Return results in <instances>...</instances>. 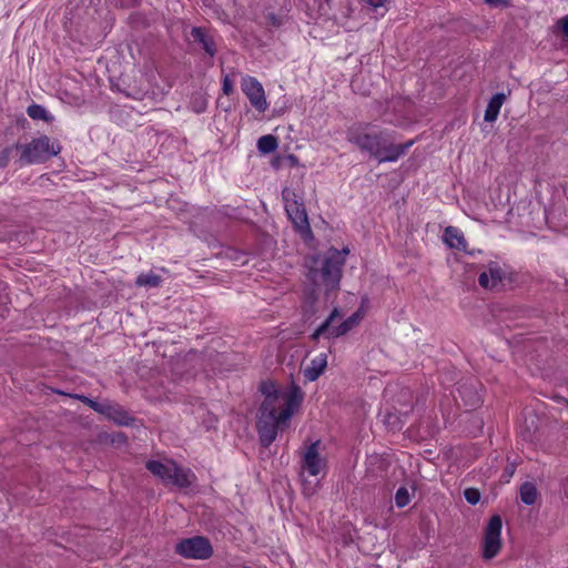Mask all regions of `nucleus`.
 <instances>
[{"instance_id":"nucleus-15","label":"nucleus","mask_w":568,"mask_h":568,"mask_svg":"<svg viewBox=\"0 0 568 568\" xmlns=\"http://www.w3.org/2000/svg\"><path fill=\"white\" fill-rule=\"evenodd\" d=\"M102 415L121 426H131L135 422L134 417L130 416L121 405L115 403L106 402Z\"/></svg>"},{"instance_id":"nucleus-20","label":"nucleus","mask_w":568,"mask_h":568,"mask_svg":"<svg viewBox=\"0 0 568 568\" xmlns=\"http://www.w3.org/2000/svg\"><path fill=\"white\" fill-rule=\"evenodd\" d=\"M321 287H315L312 285V287L305 292L304 300H303V312L304 317L310 320L315 313H316V303L318 301V294L317 290Z\"/></svg>"},{"instance_id":"nucleus-1","label":"nucleus","mask_w":568,"mask_h":568,"mask_svg":"<svg viewBox=\"0 0 568 568\" xmlns=\"http://www.w3.org/2000/svg\"><path fill=\"white\" fill-rule=\"evenodd\" d=\"M258 390L264 399L258 408L256 429L261 445L267 448L275 442L277 433L288 427L294 412L304 400V393L296 384L284 392L272 379L262 381Z\"/></svg>"},{"instance_id":"nucleus-10","label":"nucleus","mask_w":568,"mask_h":568,"mask_svg":"<svg viewBox=\"0 0 568 568\" xmlns=\"http://www.w3.org/2000/svg\"><path fill=\"white\" fill-rule=\"evenodd\" d=\"M242 91L250 100V103L258 112H264L267 109V102L263 85L254 77L245 75L241 83Z\"/></svg>"},{"instance_id":"nucleus-18","label":"nucleus","mask_w":568,"mask_h":568,"mask_svg":"<svg viewBox=\"0 0 568 568\" xmlns=\"http://www.w3.org/2000/svg\"><path fill=\"white\" fill-rule=\"evenodd\" d=\"M327 366L326 357H315L310 365L303 368L304 377L307 382L316 381Z\"/></svg>"},{"instance_id":"nucleus-24","label":"nucleus","mask_w":568,"mask_h":568,"mask_svg":"<svg viewBox=\"0 0 568 568\" xmlns=\"http://www.w3.org/2000/svg\"><path fill=\"white\" fill-rule=\"evenodd\" d=\"M162 283V277L153 272L142 273L135 280V285L139 287H159Z\"/></svg>"},{"instance_id":"nucleus-43","label":"nucleus","mask_w":568,"mask_h":568,"mask_svg":"<svg viewBox=\"0 0 568 568\" xmlns=\"http://www.w3.org/2000/svg\"><path fill=\"white\" fill-rule=\"evenodd\" d=\"M339 253H342V255L346 258V255L349 253V250L347 247H344L343 250L339 251Z\"/></svg>"},{"instance_id":"nucleus-29","label":"nucleus","mask_w":568,"mask_h":568,"mask_svg":"<svg viewBox=\"0 0 568 568\" xmlns=\"http://www.w3.org/2000/svg\"><path fill=\"white\" fill-rule=\"evenodd\" d=\"M464 497L468 504L476 505L480 500V491L477 488H467Z\"/></svg>"},{"instance_id":"nucleus-3","label":"nucleus","mask_w":568,"mask_h":568,"mask_svg":"<svg viewBox=\"0 0 568 568\" xmlns=\"http://www.w3.org/2000/svg\"><path fill=\"white\" fill-rule=\"evenodd\" d=\"M345 257L335 247L328 248L323 255H314L306 274L315 287H323L328 300L332 293L339 291Z\"/></svg>"},{"instance_id":"nucleus-4","label":"nucleus","mask_w":568,"mask_h":568,"mask_svg":"<svg viewBox=\"0 0 568 568\" xmlns=\"http://www.w3.org/2000/svg\"><path fill=\"white\" fill-rule=\"evenodd\" d=\"M21 154L18 160L19 164H40L44 163L53 156H57L62 146L58 140H51L43 134L32 139L29 143L20 144Z\"/></svg>"},{"instance_id":"nucleus-16","label":"nucleus","mask_w":568,"mask_h":568,"mask_svg":"<svg viewBox=\"0 0 568 568\" xmlns=\"http://www.w3.org/2000/svg\"><path fill=\"white\" fill-rule=\"evenodd\" d=\"M402 395L405 399H407V409L402 412H388L385 415V424L392 429V430H400L403 427L404 422L402 420V415L407 416V414L412 410V393L408 388L403 389Z\"/></svg>"},{"instance_id":"nucleus-34","label":"nucleus","mask_w":568,"mask_h":568,"mask_svg":"<svg viewBox=\"0 0 568 568\" xmlns=\"http://www.w3.org/2000/svg\"><path fill=\"white\" fill-rule=\"evenodd\" d=\"M484 2L490 7L498 8V7H508L509 1L508 0H484Z\"/></svg>"},{"instance_id":"nucleus-41","label":"nucleus","mask_w":568,"mask_h":568,"mask_svg":"<svg viewBox=\"0 0 568 568\" xmlns=\"http://www.w3.org/2000/svg\"><path fill=\"white\" fill-rule=\"evenodd\" d=\"M75 398H78L79 400H81L83 404L88 405L90 407V402H92V398H89L88 396L85 395H75L74 396Z\"/></svg>"},{"instance_id":"nucleus-32","label":"nucleus","mask_w":568,"mask_h":568,"mask_svg":"<svg viewBox=\"0 0 568 568\" xmlns=\"http://www.w3.org/2000/svg\"><path fill=\"white\" fill-rule=\"evenodd\" d=\"M217 422H219V419L215 415L207 413L206 417L203 420V424H204L205 428L209 430V429L215 428Z\"/></svg>"},{"instance_id":"nucleus-17","label":"nucleus","mask_w":568,"mask_h":568,"mask_svg":"<svg viewBox=\"0 0 568 568\" xmlns=\"http://www.w3.org/2000/svg\"><path fill=\"white\" fill-rule=\"evenodd\" d=\"M443 239L448 247L463 252L467 251V241L457 227L447 226L444 231Z\"/></svg>"},{"instance_id":"nucleus-39","label":"nucleus","mask_w":568,"mask_h":568,"mask_svg":"<svg viewBox=\"0 0 568 568\" xmlns=\"http://www.w3.org/2000/svg\"><path fill=\"white\" fill-rule=\"evenodd\" d=\"M75 398H78L79 400H81L83 404L88 405L90 407V402H92V398H89L88 396L85 395H75L74 396Z\"/></svg>"},{"instance_id":"nucleus-26","label":"nucleus","mask_w":568,"mask_h":568,"mask_svg":"<svg viewBox=\"0 0 568 568\" xmlns=\"http://www.w3.org/2000/svg\"><path fill=\"white\" fill-rule=\"evenodd\" d=\"M14 150H20V143H14L12 145L6 146L2 151H0V169H4L8 166L11 154Z\"/></svg>"},{"instance_id":"nucleus-27","label":"nucleus","mask_w":568,"mask_h":568,"mask_svg":"<svg viewBox=\"0 0 568 568\" xmlns=\"http://www.w3.org/2000/svg\"><path fill=\"white\" fill-rule=\"evenodd\" d=\"M410 497L406 487H399L395 494V504L398 508H403L409 504Z\"/></svg>"},{"instance_id":"nucleus-33","label":"nucleus","mask_w":568,"mask_h":568,"mask_svg":"<svg viewBox=\"0 0 568 568\" xmlns=\"http://www.w3.org/2000/svg\"><path fill=\"white\" fill-rule=\"evenodd\" d=\"M367 3L374 9L384 8L390 0H366Z\"/></svg>"},{"instance_id":"nucleus-40","label":"nucleus","mask_w":568,"mask_h":568,"mask_svg":"<svg viewBox=\"0 0 568 568\" xmlns=\"http://www.w3.org/2000/svg\"><path fill=\"white\" fill-rule=\"evenodd\" d=\"M75 398H78L79 400H81L83 404L88 405L90 407V402H92V398H89L88 396L85 395H75L74 396Z\"/></svg>"},{"instance_id":"nucleus-19","label":"nucleus","mask_w":568,"mask_h":568,"mask_svg":"<svg viewBox=\"0 0 568 568\" xmlns=\"http://www.w3.org/2000/svg\"><path fill=\"white\" fill-rule=\"evenodd\" d=\"M505 101H506L505 93L498 92V93L494 94L490 98V100L488 101V104H487V108L485 111V115H484V120L486 122H494L497 119L500 108Z\"/></svg>"},{"instance_id":"nucleus-45","label":"nucleus","mask_w":568,"mask_h":568,"mask_svg":"<svg viewBox=\"0 0 568 568\" xmlns=\"http://www.w3.org/2000/svg\"><path fill=\"white\" fill-rule=\"evenodd\" d=\"M187 355H195V351L191 349Z\"/></svg>"},{"instance_id":"nucleus-36","label":"nucleus","mask_w":568,"mask_h":568,"mask_svg":"<svg viewBox=\"0 0 568 568\" xmlns=\"http://www.w3.org/2000/svg\"><path fill=\"white\" fill-rule=\"evenodd\" d=\"M266 18H267V21L270 22V24H272L273 27H281L282 20L275 13L270 12L266 16Z\"/></svg>"},{"instance_id":"nucleus-8","label":"nucleus","mask_w":568,"mask_h":568,"mask_svg":"<svg viewBox=\"0 0 568 568\" xmlns=\"http://www.w3.org/2000/svg\"><path fill=\"white\" fill-rule=\"evenodd\" d=\"M341 317H342V314L338 311V308H334L331 312L329 316L315 329L313 337L314 338H318L320 336H324L327 338L338 337V336H342V335L346 334L347 332H349L358 323V315H357V313H355V314L351 315L348 318H346L345 321H343L341 324H338V326L335 329L331 331L332 323L336 318H341Z\"/></svg>"},{"instance_id":"nucleus-31","label":"nucleus","mask_w":568,"mask_h":568,"mask_svg":"<svg viewBox=\"0 0 568 568\" xmlns=\"http://www.w3.org/2000/svg\"><path fill=\"white\" fill-rule=\"evenodd\" d=\"M222 91L225 95H231L234 92V81L229 74L223 78Z\"/></svg>"},{"instance_id":"nucleus-11","label":"nucleus","mask_w":568,"mask_h":568,"mask_svg":"<svg viewBox=\"0 0 568 568\" xmlns=\"http://www.w3.org/2000/svg\"><path fill=\"white\" fill-rule=\"evenodd\" d=\"M506 275L507 272L498 262L490 261L487 270L479 274L478 284L485 290L499 291L504 286Z\"/></svg>"},{"instance_id":"nucleus-5","label":"nucleus","mask_w":568,"mask_h":568,"mask_svg":"<svg viewBox=\"0 0 568 568\" xmlns=\"http://www.w3.org/2000/svg\"><path fill=\"white\" fill-rule=\"evenodd\" d=\"M145 467L165 484H172L180 488H187L191 485L190 471H185L173 460H166L165 463L149 460Z\"/></svg>"},{"instance_id":"nucleus-42","label":"nucleus","mask_w":568,"mask_h":568,"mask_svg":"<svg viewBox=\"0 0 568 568\" xmlns=\"http://www.w3.org/2000/svg\"><path fill=\"white\" fill-rule=\"evenodd\" d=\"M272 165H273L275 169H278V168H280V158H275V159L272 161Z\"/></svg>"},{"instance_id":"nucleus-28","label":"nucleus","mask_w":568,"mask_h":568,"mask_svg":"<svg viewBox=\"0 0 568 568\" xmlns=\"http://www.w3.org/2000/svg\"><path fill=\"white\" fill-rule=\"evenodd\" d=\"M246 255H247V253L245 251L237 250L234 247H229L225 251V256L227 258H230L231 261H234V262H241V264H243V265L246 263V260H244V257Z\"/></svg>"},{"instance_id":"nucleus-7","label":"nucleus","mask_w":568,"mask_h":568,"mask_svg":"<svg viewBox=\"0 0 568 568\" xmlns=\"http://www.w3.org/2000/svg\"><path fill=\"white\" fill-rule=\"evenodd\" d=\"M503 519L499 515H493L484 531L481 556L485 560L495 558L503 546L501 542Z\"/></svg>"},{"instance_id":"nucleus-13","label":"nucleus","mask_w":568,"mask_h":568,"mask_svg":"<svg viewBox=\"0 0 568 568\" xmlns=\"http://www.w3.org/2000/svg\"><path fill=\"white\" fill-rule=\"evenodd\" d=\"M192 41L196 43L210 58L217 53V44L213 32L205 27H192L190 31Z\"/></svg>"},{"instance_id":"nucleus-23","label":"nucleus","mask_w":568,"mask_h":568,"mask_svg":"<svg viewBox=\"0 0 568 568\" xmlns=\"http://www.w3.org/2000/svg\"><path fill=\"white\" fill-rule=\"evenodd\" d=\"M278 148V139L273 134H266L257 140V150L262 154L274 152Z\"/></svg>"},{"instance_id":"nucleus-12","label":"nucleus","mask_w":568,"mask_h":568,"mask_svg":"<svg viewBox=\"0 0 568 568\" xmlns=\"http://www.w3.org/2000/svg\"><path fill=\"white\" fill-rule=\"evenodd\" d=\"M318 447L320 440L312 443L306 448L302 460V469L307 471L310 476H317L326 468V459L321 457Z\"/></svg>"},{"instance_id":"nucleus-2","label":"nucleus","mask_w":568,"mask_h":568,"mask_svg":"<svg viewBox=\"0 0 568 568\" xmlns=\"http://www.w3.org/2000/svg\"><path fill=\"white\" fill-rule=\"evenodd\" d=\"M371 129V123H356L347 129L346 139L349 143L356 145L361 152L376 159L378 163L396 162L415 143V140H409L396 144L393 132Z\"/></svg>"},{"instance_id":"nucleus-9","label":"nucleus","mask_w":568,"mask_h":568,"mask_svg":"<svg viewBox=\"0 0 568 568\" xmlns=\"http://www.w3.org/2000/svg\"><path fill=\"white\" fill-rule=\"evenodd\" d=\"M285 212L288 220L293 225V230L305 243H310L314 240V234L308 221V215L304 203L296 204L294 206H286Z\"/></svg>"},{"instance_id":"nucleus-6","label":"nucleus","mask_w":568,"mask_h":568,"mask_svg":"<svg viewBox=\"0 0 568 568\" xmlns=\"http://www.w3.org/2000/svg\"><path fill=\"white\" fill-rule=\"evenodd\" d=\"M175 552L186 559L206 560L213 556V547L209 538L193 536L176 542Z\"/></svg>"},{"instance_id":"nucleus-25","label":"nucleus","mask_w":568,"mask_h":568,"mask_svg":"<svg viewBox=\"0 0 568 568\" xmlns=\"http://www.w3.org/2000/svg\"><path fill=\"white\" fill-rule=\"evenodd\" d=\"M282 199L284 202V209L286 206H294L303 202L301 197L297 195V193L290 187H284L282 190Z\"/></svg>"},{"instance_id":"nucleus-38","label":"nucleus","mask_w":568,"mask_h":568,"mask_svg":"<svg viewBox=\"0 0 568 568\" xmlns=\"http://www.w3.org/2000/svg\"><path fill=\"white\" fill-rule=\"evenodd\" d=\"M285 159L288 161L291 166H297L298 165V158L296 155L288 154Z\"/></svg>"},{"instance_id":"nucleus-21","label":"nucleus","mask_w":568,"mask_h":568,"mask_svg":"<svg viewBox=\"0 0 568 568\" xmlns=\"http://www.w3.org/2000/svg\"><path fill=\"white\" fill-rule=\"evenodd\" d=\"M519 495H520V500L525 505H527V506L534 505L538 497V490H537L536 485L531 481H525L524 484H521V486L519 488Z\"/></svg>"},{"instance_id":"nucleus-44","label":"nucleus","mask_w":568,"mask_h":568,"mask_svg":"<svg viewBox=\"0 0 568 568\" xmlns=\"http://www.w3.org/2000/svg\"><path fill=\"white\" fill-rule=\"evenodd\" d=\"M337 326H338V325H335V321H334V322L332 323V328H331V331H332V329H335Z\"/></svg>"},{"instance_id":"nucleus-22","label":"nucleus","mask_w":568,"mask_h":568,"mask_svg":"<svg viewBox=\"0 0 568 568\" xmlns=\"http://www.w3.org/2000/svg\"><path fill=\"white\" fill-rule=\"evenodd\" d=\"M27 114L32 120H42L47 123H51L54 120V116L43 105L37 103H32L27 108Z\"/></svg>"},{"instance_id":"nucleus-37","label":"nucleus","mask_w":568,"mask_h":568,"mask_svg":"<svg viewBox=\"0 0 568 568\" xmlns=\"http://www.w3.org/2000/svg\"><path fill=\"white\" fill-rule=\"evenodd\" d=\"M558 24L561 28V32L566 39H568V16H565L558 21Z\"/></svg>"},{"instance_id":"nucleus-30","label":"nucleus","mask_w":568,"mask_h":568,"mask_svg":"<svg viewBox=\"0 0 568 568\" xmlns=\"http://www.w3.org/2000/svg\"><path fill=\"white\" fill-rule=\"evenodd\" d=\"M126 98H131V99H134V100H138V101H142L144 100V98L146 97L148 92L142 90V89H136V88H133L132 90L130 91H121Z\"/></svg>"},{"instance_id":"nucleus-35","label":"nucleus","mask_w":568,"mask_h":568,"mask_svg":"<svg viewBox=\"0 0 568 568\" xmlns=\"http://www.w3.org/2000/svg\"><path fill=\"white\" fill-rule=\"evenodd\" d=\"M105 405H106V402L105 403H100V402H97L94 399H92V402H90V408H92L94 412H97L99 414H103Z\"/></svg>"},{"instance_id":"nucleus-14","label":"nucleus","mask_w":568,"mask_h":568,"mask_svg":"<svg viewBox=\"0 0 568 568\" xmlns=\"http://www.w3.org/2000/svg\"><path fill=\"white\" fill-rule=\"evenodd\" d=\"M479 386L480 384L476 379H467L459 383L457 387V392L464 402V405L469 409H474L483 403Z\"/></svg>"}]
</instances>
